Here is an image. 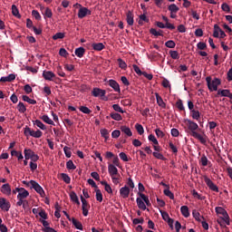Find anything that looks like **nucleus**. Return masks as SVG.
I'll use <instances>...</instances> for the list:
<instances>
[{
  "label": "nucleus",
  "instance_id": "f257e3e1",
  "mask_svg": "<svg viewBox=\"0 0 232 232\" xmlns=\"http://www.w3.org/2000/svg\"><path fill=\"white\" fill-rule=\"evenodd\" d=\"M184 122L188 126V129L190 131V135L194 137V139L199 140L201 144H204V146H206V144H208V138L206 137V135L202 136L200 133L197 132V130H198V124L189 119H185Z\"/></svg>",
  "mask_w": 232,
  "mask_h": 232
},
{
  "label": "nucleus",
  "instance_id": "f03ea898",
  "mask_svg": "<svg viewBox=\"0 0 232 232\" xmlns=\"http://www.w3.org/2000/svg\"><path fill=\"white\" fill-rule=\"evenodd\" d=\"M207 86L209 90V92H218V86L222 84V82L218 78L212 79L211 76H208L206 78Z\"/></svg>",
  "mask_w": 232,
  "mask_h": 232
},
{
  "label": "nucleus",
  "instance_id": "7ed1b4c3",
  "mask_svg": "<svg viewBox=\"0 0 232 232\" xmlns=\"http://www.w3.org/2000/svg\"><path fill=\"white\" fill-rule=\"evenodd\" d=\"M74 6H79L80 9L78 11V17L79 19H84L86 15H92V11L87 7H82L81 4H75Z\"/></svg>",
  "mask_w": 232,
  "mask_h": 232
},
{
  "label": "nucleus",
  "instance_id": "20e7f679",
  "mask_svg": "<svg viewBox=\"0 0 232 232\" xmlns=\"http://www.w3.org/2000/svg\"><path fill=\"white\" fill-rule=\"evenodd\" d=\"M30 184L31 188L34 189L38 195H40L42 198L45 197L46 194L44 193V189H43V187H41L39 183H37L35 180H30Z\"/></svg>",
  "mask_w": 232,
  "mask_h": 232
},
{
  "label": "nucleus",
  "instance_id": "39448f33",
  "mask_svg": "<svg viewBox=\"0 0 232 232\" xmlns=\"http://www.w3.org/2000/svg\"><path fill=\"white\" fill-rule=\"evenodd\" d=\"M205 183L207 184L208 188L211 189V191H215L216 193H218V187L215 185L213 181L208 176H204Z\"/></svg>",
  "mask_w": 232,
  "mask_h": 232
},
{
  "label": "nucleus",
  "instance_id": "423d86ee",
  "mask_svg": "<svg viewBox=\"0 0 232 232\" xmlns=\"http://www.w3.org/2000/svg\"><path fill=\"white\" fill-rule=\"evenodd\" d=\"M108 171L111 177H121V174H119V169L113 164H109Z\"/></svg>",
  "mask_w": 232,
  "mask_h": 232
},
{
  "label": "nucleus",
  "instance_id": "0eeeda50",
  "mask_svg": "<svg viewBox=\"0 0 232 232\" xmlns=\"http://www.w3.org/2000/svg\"><path fill=\"white\" fill-rule=\"evenodd\" d=\"M10 201H7L6 198H0V208L3 209V211H10Z\"/></svg>",
  "mask_w": 232,
  "mask_h": 232
},
{
  "label": "nucleus",
  "instance_id": "6e6552de",
  "mask_svg": "<svg viewBox=\"0 0 232 232\" xmlns=\"http://www.w3.org/2000/svg\"><path fill=\"white\" fill-rule=\"evenodd\" d=\"M92 95H93V97H104V95H106V90L95 87L92 91Z\"/></svg>",
  "mask_w": 232,
  "mask_h": 232
},
{
  "label": "nucleus",
  "instance_id": "1a4fd4ad",
  "mask_svg": "<svg viewBox=\"0 0 232 232\" xmlns=\"http://www.w3.org/2000/svg\"><path fill=\"white\" fill-rule=\"evenodd\" d=\"M134 17H135V15L133 14V12H131V11L127 12L126 21H127V24H129V26H133V24L135 23Z\"/></svg>",
  "mask_w": 232,
  "mask_h": 232
},
{
  "label": "nucleus",
  "instance_id": "9d476101",
  "mask_svg": "<svg viewBox=\"0 0 232 232\" xmlns=\"http://www.w3.org/2000/svg\"><path fill=\"white\" fill-rule=\"evenodd\" d=\"M109 86L114 90V92H117L118 93H121V86L119 85V82L115 80H109L108 81Z\"/></svg>",
  "mask_w": 232,
  "mask_h": 232
},
{
  "label": "nucleus",
  "instance_id": "9b49d317",
  "mask_svg": "<svg viewBox=\"0 0 232 232\" xmlns=\"http://www.w3.org/2000/svg\"><path fill=\"white\" fill-rule=\"evenodd\" d=\"M1 193H3L4 195H7L9 197V195H12V188L10 187V184L5 183L1 187Z\"/></svg>",
  "mask_w": 232,
  "mask_h": 232
},
{
  "label": "nucleus",
  "instance_id": "f8f14e48",
  "mask_svg": "<svg viewBox=\"0 0 232 232\" xmlns=\"http://www.w3.org/2000/svg\"><path fill=\"white\" fill-rule=\"evenodd\" d=\"M30 196V192L26 190L24 188H20V191L17 195V198L24 200V198H28Z\"/></svg>",
  "mask_w": 232,
  "mask_h": 232
},
{
  "label": "nucleus",
  "instance_id": "ddd939ff",
  "mask_svg": "<svg viewBox=\"0 0 232 232\" xmlns=\"http://www.w3.org/2000/svg\"><path fill=\"white\" fill-rule=\"evenodd\" d=\"M120 195L122 198H128L130 197V187L124 186L120 189Z\"/></svg>",
  "mask_w": 232,
  "mask_h": 232
},
{
  "label": "nucleus",
  "instance_id": "4468645a",
  "mask_svg": "<svg viewBox=\"0 0 232 232\" xmlns=\"http://www.w3.org/2000/svg\"><path fill=\"white\" fill-rule=\"evenodd\" d=\"M43 77L45 79V81H53V78H55V73H53L52 71H44Z\"/></svg>",
  "mask_w": 232,
  "mask_h": 232
},
{
  "label": "nucleus",
  "instance_id": "2eb2a0df",
  "mask_svg": "<svg viewBox=\"0 0 232 232\" xmlns=\"http://www.w3.org/2000/svg\"><path fill=\"white\" fill-rule=\"evenodd\" d=\"M74 53L76 57L82 59V57H84V53H86V49H84V47L76 48Z\"/></svg>",
  "mask_w": 232,
  "mask_h": 232
},
{
  "label": "nucleus",
  "instance_id": "dca6fc26",
  "mask_svg": "<svg viewBox=\"0 0 232 232\" xmlns=\"http://www.w3.org/2000/svg\"><path fill=\"white\" fill-rule=\"evenodd\" d=\"M155 96L158 106H160V108H166V102H164L162 97L158 92L155 93Z\"/></svg>",
  "mask_w": 232,
  "mask_h": 232
},
{
  "label": "nucleus",
  "instance_id": "f3484780",
  "mask_svg": "<svg viewBox=\"0 0 232 232\" xmlns=\"http://www.w3.org/2000/svg\"><path fill=\"white\" fill-rule=\"evenodd\" d=\"M24 154L25 160H30V159H32L35 152H34V150H32L31 149H24Z\"/></svg>",
  "mask_w": 232,
  "mask_h": 232
},
{
  "label": "nucleus",
  "instance_id": "a211bd4d",
  "mask_svg": "<svg viewBox=\"0 0 232 232\" xmlns=\"http://www.w3.org/2000/svg\"><path fill=\"white\" fill-rule=\"evenodd\" d=\"M69 196L72 202L77 204V206H81V201H79V197H77V194L75 193V191H72Z\"/></svg>",
  "mask_w": 232,
  "mask_h": 232
},
{
  "label": "nucleus",
  "instance_id": "6ab92c4d",
  "mask_svg": "<svg viewBox=\"0 0 232 232\" xmlns=\"http://www.w3.org/2000/svg\"><path fill=\"white\" fill-rule=\"evenodd\" d=\"M92 50H95V52H102V50L105 48L102 43L92 44Z\"/></svg>",
  "mask_w": 232,
  "mask_h": 232
},
{
  "label": "nucleus",
  "instance_id": "aec40b11",
  "mask_svg": "<svg viewBox=\"0 0 232 232\" xmlns=\"http://www.w3.org/2000/svg\"><path fill=\"white\" fill-rule=\"evenodd\" d=\"M40 119H42L44 121V122H45V124H50L51 126H55V122H53L52 121V119H50V117H48V115H46V114L41 116Z\"/></svg>",
  "mask_w": 232,
  "mask_h": 232
},
{
  "label": "nucleus",
  "instance_id": "412c9836",
  "mask_svg": "<svg viewBox=\"0 0 232 232\" xmlns=\"http://www.w3.org/2000/svg\"><path fill=\"white\" fill-rule=\"evenodd\" d=\"M136 202L139 209H142V211H146V204L144 203V201H142L140 198H137Z\"/></svg>",
  "mask_w": 232,
  "mask_h": 232
},
{
  "label": "nucleus",
  "instance_id": "4be33fe9",
  "mask_svg": "<svg viewBox=\"0 0 232 232\" xmlns=\"http://www.w3.org/2000/svg\"><path fill=\"white\" fill-rule=\"evenodd\" d=\"M121 131H122V133H125L127 137H131L133 135V133L131 132V129H130V127L121 126Z\"/></svg>",
  "mask_w": 232,
  "mask_h": 232
},
{
  "label": "nucleus",
  "instance_id": "5701e85b",
  "mask_svg": "<svg viewBox=\"0 0 232 232\" xmlns=\"http://www.w3.org/2000/svg\"><path fill=\"white\" fill-rule=\"evenodd\" d=\"M71 222L73 224V226L76 227V229H79L80 231H82V223L77 221L75 218H72Z\"/></svg>",
  "mask_w": 232,
  "mask_h": 232
},
{
  "label": "nucleus",
  "instance_id": "b1692460",
  "mask_svg": "<svg viewBox=\"0 0 232 232\" xmlns=\"http://www.w3.org/2000/svg\"><path fill=\"white\" fill-rule=\"evenodd\" d=\"M180 212L183 217H185V218H188V217H189V208H188V206H182L180 208Z\"/></svg>",
  "mask_w": 232,
  "mask_h": 232
},
{
  "label": "nucleus",
  "instance_id": "393cba45",
  "mask_svg": "<svg viewBox=\"0 0 232 232\" xmlns=\"http://www.w3.org/2000/svg\"><path fill=\"white\" fill-rule=\"evenodd\" d=\"M24 133L25 137H28V136L34 137L35 130H33L30 127L26 126Z\"/></svg>",
  "mask_w": 232,
  "mask_h": 232
},
{
  "label": "nucleus",
  "instance_id": "a878e982",
  "mask_svg": "<svg viewBox=\"0 0 232 232\" xmlns=\"http://www.w3.org/2000/svg\"><path fill=\"white\" fill-rule=\"evenodd\" d=\"M102 186H104V189L105 191H107V193H109L110 195H111V193H113V190L111 189V187L110 186V184H108V182L106 181H101Z\"/></svg>",
  "mask_w": 232,
  "mask_h": 232
},
{
  "label": "nucleus",
  "instance_id": "bb28decb",
  "mask_svg": "<svg viewBox=\"0 0 232 232\" xmlns=\"http://www.w3.org/2000/svg\"><path fill=\"white\" fill-rule=\"evenodd\" d=\"M150 34H151L152 35H155V37H159V36L162 37L164 35L162 30L157 31V29L155 28H150Z\"/></svg>",
  "mask_w": 232,
  "mask_h": 232
},
{
  "label": "nucleus",
  "instance_id": "cd10ccee",
  "mask_svg": "<svg viewBox=\"0 0 232 232\" xmlns=\"http://www.w3.org/2000/svg\"><path fill=\"white\" fill-rule=\"evenodd\" d=\"M33 122L34 126H37V128H40V130H46V125H44V123H43V121H41L40 120H35Z\"/></svg>",
  "mask_w": 232,
  "mask_h": 232
},
{
  "label": "nucleus",
  "instance_id": "c85d7f7f",
  "mask_svg": "<svg viewBox=\"0 0 232 232\" xmlns=\"http://www.w3.org/2000/svg\"><path fill=\"white\" fill-rule=\"evenodd\" d=\"M216 213H218V215H222L223 217H227L228 215L227 211H226V209H224L222 207H217Z\"/></svg>",
  "mask_w": 232,
  "mask_h": 232
},
{
  "label": "nucleus",
  "instance_id": "c756f323",
  "mask_svg": "<svg viewBox=\"0 0 232 232\" xmlns=\"http://www.w3.org/2000/svg\"><path fill=\"white\" fill-rule=\"evenodd\" d=\"M12 14L13 15H14V17L21 19V14H19V9L17 8V5H12Z\"/></svg>",
  "mask_w": 232,
  "mask_h": 232
},
{
  "label": "nucleus",
  "instance_id": "7c9ffc66",
  "mask_svg": "<svg viewBox=\"0 0 232 232\" xmlns=\"http://www.w3.org/2000/svg\"><path fill=\"white\" fill-rule=\"evenodd\" d=\"M168 9L169 12H170L171 14H177V12L180 10L179 6H177V5L175 4H171L170 5H169Z\"/></svg>",
  "mask_w": 232,
  "mask_h": 232
},
{
  "label": "nucleus",
  "instance_id": "2f4dec72",
  "mask_svg": "<svg viewBox=\"0 0 232 232\" xmlns=\"http://www.w3.org/2000/svg\"><path fill=\"white\" fill-rule=\"evenodd\" d=\"M163 193L166 197H169V198H170V200L175 199V195L173 194V192H171V190H169V188H165L163 190Z\"/></svg>",
  "mask_w": 232,
  "mask_h": 232
},
{
  "label": "nucleus",
  "instance_id": "473e14b6",
  "mask_svg": "<svg viewBox=\"0 0 232 232\" xmlns=\"http://www.w3.org/2000/svg\"><path fill=\"white\" fill-rule=\"evenodd\" d=\"M22 99L24 102H28V104H37V101L31 99L27 95H23Z\"/></svg>",
  "mask_w": 232,
  "mask_h": 232
},
{
  "label": "nucleus",
  "instance_id": "72a5a7b5",
  "mask_svg": "<svg viewBox=\"0 0 232 232\" xmlns=\"http://www.w3.org/2000/svg\"><path fill=\"white\" fill-rule=\"evenodd\" d=\"M80 198L82 200V208L90 209V204L88 203L86 198H84V197L82 196H81Z\"/></svg>",
  "mask_w": 232,
  "mask_h": 232
},
{
  "label": "nucleus",
  "instance_id": "f704fd0d",
  "mask_svg": "<svg viewBox=\"0 0 232 232\" xmlns=\"http://www.w3.org/2000/svg\"><path fill=\"white\" fill-rule=\"evenodd\" d=\"M219 34H220V26H218V24H215L213 37H216L217 39H218V37H220Z\"/></svg>",
  "mask_w": 232,
  "mask_h": 232
},
{
  "label": "nucleus",
  "instance_id": "c9c22d12",
  "mask_svg": "<svg viewBox=\"0 0 232 232\" xmlns=\"http://www.w3.org/2000/svg\"><path fill=\"white\" fill-rule=\"evenodd\" d=\"M138 195H139V197H140V198L143 199V201L145 202V204L147 206H151V203H150V198L146 195H144L143 193H140V192H138Z\"/></svg>",
  "mask_w": 232,
  "mask_h": 232
},
{
  "label": "nucleus",
  "instance_id": "e433bc0d",
  "mask_svg": "<svg viewBox=\"0 0 232 232\" xmlns=\"http://www.w3.org/2000/svg\"><path fill=\"white\" fill-rule=\"evenodd\" d=\"M191 117L192 119H194L195 121H198L200 119V111L194 110L191 111Z\"/></svg>",
  "mask_w": 232,
  "mask_h": 232
},
{
  "label": "nucleus",
  "instance_id": "4c0bfd02",
  "mask_svg": "<svg viewBox=\"0 0 232 232\" xmlns=\"http://www.w3.org/2000/svg\"><path fill=\"white\" fill-rule=\"evenodd\" d=\"M17 110L20 113H24L26 111V106L22 102L17 104Z\"/></svg>",
  "mask_w": 232,
  "mask_h": 232
},
{
  "label": "nucleus",
  "instance_id": "58836bf2",
  "mask_svg": "<svg viewBox=\"0 0 232 232\" xmlns=\"http://www.w3.org/2000/svg\"><path fill=\"white\" fill-rule=\"evenodd\" d=\"M43 14L48 19H52V17L53 16V13H52V9H50V7H46L44 13Z\"/></svg>",
  "mask_w": 232,
  "mask_h": 232
},
{
  "label": "nucleus",
  "instance_id": "ea45409f",
  "mask_svg": "<svg viewBox=\"0 0 232 232\" xmlns=\"http://www.w3.org/2000/svg\"><path fill=\"white\" fill-rule=\"evenodd\" d=\"M61 177H62L63 182H65V184H70V182H72V179L70 178V176H68V174L62 173Z\"/></svg>",
  "mask_w": 232,
  "mask_h": 232
},
{
  "label": "nucleus",
  "instance_id": "a19ab883",
  "mask_svg": "<svg viewBox=\"0 0 232 232\" xmlns=\"http://www.w3.org/2000/svg\"><path fill=\"white\" fill-rule=\"evenodd\" d=\"M110 117L113 119V121H122V116L117 112L111 113Z\"/></svg>",
  "mask_w": 232,
  "mask_h": 232
},
{
  "label": "nucleus",
  "instance_id": "79ce46f5",
  "mask_svg": "<svg viewBox=\"0 0 232 232\" xmlns=\"http://www.w3.org/2000/svg\"><path fill=\"white\" fill-rule=\"evenodd\" d=\"M169 53L171 59H175V60L180 59V54H179L178 51H169Z\"/></svg>",
  "mask_w": 232,
  "mask_h": 232
},
{
  "label": "nucleus",
  "instance_id": "37998d69",
  "mask_svg": "<svg viewBox=\"0 0 232 232\" xmlns=\"http://www.w3.org/2000/svg\"><path fill=\"white\" fill-rule=\"evenodd\" d=\"M79 110L82 113H85L86 115H90V113H92V110L86 106H81L79 107Z\"/></svg>",
  "mask_w": 232,
  "mask_h": 232
},
{
  "label": "nucleus",
  "instance_id": "c03bdc74",
  "mask_svg": "<svg viewBox=\"0 0 232 232\" xmlns=\"http://www.w3.org/2000/svg\"><path fill=\"white\" fill-rule=\"evenodd\" d=\"M192 216L197 220V222H202V219L200 218V212L197 210L192 211Z\"/></svg>",
  "mask_w": 232,
  "mask_h": 232
},
{
  "label": "nucleus",
  "instance_id": "a18cd8bd",
  "mask_svg": "<svg viewBox=\"0 0 232 232\" xmlns=\"http://www.w3.org/2000/svg\"><path fill=\"white\" fill-rule=\"evenodd\" d=\"M66 168L67 169H77V166L73 164V161L72 160L66 162Z\"/></svg>",
  "mask_w": 232,
  "mask_h": 232
},
{
  "label": "nucleus",
  "instance_id": "49530a36",
  "mask_svg": "<svg viewBox=\"0 0 232 232\" xmlns=\"http://www.w3.org/2000/svg\"><path fill=\"white\" fill-rule=\"evenodd\" d=\"M176 107L178 108V110H179V111H184L185 108H184V103H182V100H178L176 102Z\"/></svg>",
  "mask_w": 232,
  "mask_h": 232
},
{
  "label": "nucleus",
  "instance_id": "de8ad7c7",
  "mask_svg": "<svg viewBox=\"0 0 232 232\" xmlns=\"http://www.w3.org/2000/svg\"><path fill=\"white\" fill-rule=\"evenodd\" d=\"M231 92L229 90H218V95H221V97H227Z\"/></svg>",
  "mask_w": 232,
  "mask_h": 232
},
{
  "label": "nucleus",
  "instance_id": "09e8293b",
  "mask_svg": "<svg viewBox=\"0 0 232 232\" xmlns=\"http://www.w3.org/2000/svg\"><path fill=\"white\" fill-rule=\"evenodd\" d=\"M63 151H64L65 157H67V159H70L72 157V149H70V147L65 146L63 148Z\"/></svg>",
  "mask_w": 232,
  "mask_h": 232
},
{
  "label": "nucleus",
  "instance_id": "8fccbe9b",
  "mask_svg": "<svg viewBox=\"0 0 232 232\" xmlns=\"http://www.w3.org/2000/svg\"><path fill=\"white\" fill-rule=\"evenodd\" d=\"M142 21H144V23H150V18L146 17V13L140 15L139 24H142Z\"/></svg>",
  "mask_w": 232,
  "mask_h": 232
},
{
  "label": "nucleus",
  "instance_id": "3c124183",
  "mask_svg": "<svg viewBox=\"0 0 232 232\" xmlns=\"http://www.w3.org/2000/svg\"><path fill=\"white\" fill-rule=\"evenodd\" d=\"M199 162H200L201 166H208V163L209 162V160H208V157H206V155H203L200 158Z\"/></svg>",
  "mask_w": 232,
  "mask_h": 232
},
{
  "label": "nucleus",
  "instance_id": "603ef678",
  "mask_svg": "<svg viewBox=\"0 0 232 232\" xmlns=\"http://www.w3.org/2000/svg\"><path fill=\"white\" fill-rule=\"evenodd\" d=\"M165 46L167 48H175V46H177V44H175V41L173 40H169L165 43Z\"/></svg>",
  "mask_w": 232,
  "mask_h": 232
},
{
  "label": "nucleus",
  "instance_id": "864d4df0",
  "mask_svg": "<svg viewBox=\"0 0 232 232\" xmlns=\"http://www.w3.org/2000/svg\"><path fill=\"white\" fill-rule=\"evenodd\" d=\"M119 66L121 70H126L128 67V64H126V62H124L122 59L119 58L118 59Z\"/></svg>",
  "mask_w": 232,
  "mask_h": 232
},
{
  "label": "nucleus",
  "instance_id": "5fc2aeb1",
  "mask_svg": "<svg viewBox=\"0 0 232 232\" xmlns=\"http://www.w3.org/2000/svg\"><path fill=\"white\" fill-rule=\"evenodd\" d=\"M135 128L140 135L144 133V127H142L140 124L136 123Z\"/></svg>",
  "mask_w": 232,
  "mask_h": 232
},
{
  "label": "nucleus",
  "instance_id": "6e6d98bb",
  "mask_svg": "<svg viewBox=\"0 0 232 232\" xmlns=\"http://www.w3.org/2000/svg\"><path fill=\"white\" fill-rule=\"evenodd\" d=\"M101 135L102 137H104L105 140H108L109 139L108 135H110V132L108 131V130L103 129V130H101Z\"/></svg>",
  "mask_w": 232,
  "mask_h": 232
},
{
  "label": "nucleus",
  "instance_id": "4d7b16f0",
  "mask_svg": "<svg viewBox=\"0 0 232 232\" xmlns=\"http://www.w3.org/2000/svg\"><path fill=\"white\" fill-rule=\"evenodd\" d=\"M112 108L114 111H117L118 113H124V111L122 110V108H121V105L119 104H113Z\"/></svg>",
  "mask_w": 232,
  "mask_h": 232
},
{
  "label": "nucleus",
  "instance_id": "13d9d810",
  "mask_svg": "<svg viewBox=\"0 0 232 232\" xmlns=\"http://www.w3.org/2000/svg\"><path fill=\"white\" fill-rule=\"evenodd\" d=\"M149 140L150 142H153V144H155V146L159 145V140H157V138H155V135H153V134L149 135Z\"/></svg>",
  "mask_w": 232,
  "mask_h": 232
},
{
  "label": "nucleus",
  "instance_id": "bf43d9fd",
  "mask_svg": "<svg viewBox=\"0 0 232 232\" xmlns=\"http://www.w3.org/2000/svg\"><path fill=\"white\" fill-rule=\"evenodd\" d=\"M53 41H57V39H64V34L63 33H56L53 36Z\"/></svg>",
  "mask_w": 232,
  "mask_h": 232
},
{
  "label": "nucleus",
  "instance_id": "052dcab7",
  "mask_svg": "<svg viewBox=\"0 0 232 232\" xmlns=\"http://www.w3.org/2000/svg\"><path fill=\"white\" fill-rule=\"evenodd\" d=\"M32 15L34 16L36 21H41V14H39V11L37 10H33L32 11Z\"/></svg>",
  "mask_w": 232,
  "mask_h": 232
},
{
  "label": "nucleus",
  "instance_id": "680f3d73",
  "mask_svg": "<svg viewBox=\"0 0 232 232\" xmlns=\"http://www.w3.org/2000/svg\"><path fill=\"white\" fill-rule=\"evenodd\" d=\"M169 148L171 150L172 153H179V149H177V146L173 144V142L169 143Z\"/></svg>",
  "mask_w": 232,
  "mask_h": 232
},
{
  "label": "nucleus",
  "instance_id": "e2e57ef3",
  "mask_svg": "<svg viewBox=\"0 0 232 232\" xmlns=\"http://www.w3.org/2000/svg\"><path fill=\"white\" fill-rule=\"evenodd\" d=\"M96 200L102 202V192H101V189L96 190Z\"/></svg>",
  "mask_w": 232,
  "mask_h": 232
},
{
  "label": "nucleus",
  "instance_id": "0e129e2a",
  "mask_svg": "<svg viewBox=\"0 0 232 232\" xmlns=\"http://www.w3.org/2000/svg\"><path fill=\"white\" fill-rule=\"evenodd\" d=\"M132 68L137 75H142L144 73V72L140 71V68L136 64L132 65Z\"/></svg>",
  "mask_w": 232,
  "mask_h": 232
},
{
  "label": "nucleus",
  "instance_id": "69168bd1",
  "mask_svg": "<svg viewBox=\"0 0 232 232\" xmlns=\"http://www.w3.org/2000/svg\"><path fill=\"white\" fill-rule=\"evenodd\" d=\"M221 9L223 10V12H231V8L229 7V5H227V3H223L221 5Z\"/></svg>",
  "mask_w": 232,
  "mask_h": 232
},
{
  "label": "nucleus",
  "instance_id": "338daca9",
  "mask_svg": "<svg viewBox=\"0 0 232 232\" xmlns=\"http://www.w3.org/2000/svg\"><path fill=\"white\" fill-rule=\"evenodd\" d=\"M59 55H61V57H68L69 53L68 51H66V49L61 48L59 51Z\"/></svg>",
  "mask_w": 232,
  "mask_h": 232
},
{
  "label": "nucleus",
  "instance_id": "774afa93",
  "mask_svg": "<svg viewBox=\"0 0 232 232\" xmlns=\"http://www.w3.org/2000/svg\"><path fill=\"white\" fill-rule=\"evenodd\" d=\"M198 50H206V48H208V44H206V43L203 42H199L197 44Z\"/></svg>",
  "mask_w": 232,
  "mask_h": 232
}]
</instances>
